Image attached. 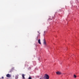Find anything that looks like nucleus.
Returning a JSON list of instances; mask_svg holds the SVG:
<instances>
[{"label": "nucleus", "mask_w": 79, "mask_h": 79, "mask_svg": "<svg viewBox=\"0 0 79 79\" xmlns=\"http://www.w3.org/2000/svg\"><path fill=\"white\" fill-rule=\"evenodd\" d=\"M44 78L45 79H49V76L48 74H46L44 76Z\"/></svg>", "instance_id": "1"}, {"label": "nucleus", "mask_w": 79, "mask_h": 79, "mask_svg": "<svg viewBox=\"0 0 79 79\" xmlns=\"http://www.w3.org/2000/svg\"><path fill=\"white\" fill-rule=\"evenodd\" d=\"M28 79H32V77H30Z\"/></svg>", "instance_id": "10"}, {"label": "nucleus", "mask_w": 79, "mask_h": 79, "mask_svg": "<svg viewBox=\"0 0 79 79\" xmlns=\"http://www.w3.org/2000/svg\"><path fill=\"white\" fill-rule=\"evenodd\" d=\"M56 73L58 75H61V74H62V73H61V72L60 71H57L56 72Z\"/></svg>", "instance_id": "2"}, {"label": "nucleus", "mask_w": 79, "mask_h": 79, "mask_svg": "<svg viewBox=\"0 0 79 79\" xmlns=\"http://www.w3.org/2000/svg\"><path fill=\"white\" fill-rule=\"evenodd\" d=\"M44 44L45 45H46V42H45V40H44Z\"/></svg>", "instance_id": "6"}, {"label": "nucleus", "mask_w": 79, "mask_h": 79, "mask_svg": "<svg viewBox=\"0 0 79 79\" xmlns=\"http://www.w3.org/2000/svg\"><path fill=\"white\" fill-rule=\"evenodd\" d=\"M38 42L39 44H41V42H40V40H39L38 41Z\"/></svg>", "instance_id": "7"}, {"label": "nucleus", "mask_w": 79, "mask_h": 79, "mask_svg": "<svg viewBox=\"0 0 79 79\" xmlns=\"http://www.w3.org/2000/svg\"><path fill=\"white\" fill-rule=\"evenodd\" d=\"M22 77L23 79H25V77H24V74H23L22 75Z\"/></svg>", "instance_id": "5"}, {"label": "nucleus", "mask_w": 79, "mask_h": 79, "mask_svg": "<svg viewBox=\"0 0 79 79\" xmlns=\"http://www.w3.org/2000/svg\"><path fill=\"white\" fill-rule=\"evenodd\" d=\"M73 76H74V78H76V77H77L76 76V75H74Z\"/></svg>", "instance_id": "8"}, {"label": "nucleus", "mask_w": 79, "mask_h": 79, "mask_svg": "<svg viewBox=\"0 0 79 79\" xmlns=\"http://www.w3.org/2000/svg\"><path fill=\"white\" fill-rule=\"evenodd\" d=\"M46 32H47V31H44V35H45V34L46 33Z\"/></svg>", "instance_id": "9"}, {"label": "nucleus", "mask_w": 79, "mask_h": 79, "mask_svg": "<svg viewBox=\"0 0 79 79\" xmlns=\"http://www.w3.org/2000/svg\"><path fill=\"white\" fill-rule=\"evenodd\" d=\"M13 68L12 69V70H13Z\"/></svg>", "instance_id": "13"}, {"label": "nucleus", "mask_w": 79, "mask_h": 79, "mask_svg": "<svg viewBox=\"0 0 79 79\" xmlns=\"http://www.w3.org/2000/svg\"><path fill=\"white\" fill-rule=\"evenodd\" d=\"M39 38H40V34H38L37 37V39H36L37 40L38 39H39Z\"/></svg>", "instance_id": "4"}, {"label": "nucleus", "mask_w": 79, "mask_h": 79, "mask_svg": "<svg viewBox=\"0 0 79 79\" xmlns=\"http://www.w3.org/2000/svg\"><path fill=\"white\" fill-rule=\"evenodd\" d=\"M38 33H39V34H40V32L39 31H38Z\"/></svg>", "instance_id": "12"}, {"label": "nucleus", "mask_w": 79, "mask_h": 79, "mask_svg": "<svg viewBox=\"0 0 79 79\" xmlns=\"http://www.w3.org/2000/svg\"><path fill=\"white\" fill-rule=\"evenodd\" d=\"M6 76L7 77H11V75L9 74H7Z\"/></svg>", "instance_id": "3"}, {"label": "nucleus", "mask_w": 79, "mask_h": 79, "mask_svg": "<svg viewBox=\"0 0 79 79\" xmlns=\"http://www.w3.org/2000/svg\"><path fill=\"white\" fill-rule=\"evenodd\" d=\"M3 78H4L3 77H2V78H0V79H3Z\"/></svg>", "instance_id": "11"}]
</instances>
